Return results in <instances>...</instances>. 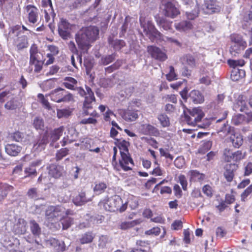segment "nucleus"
Masks as SVG:
<instances>
[{"instance_id": "4c0bfd02", "label": "nucleus", "mask_w": 252, "mask_h": 252, "mask_svg": "<svg viewBox=\"0 0 252 252\" xmlns=\"http://www.w3.org/2000/svg\"><path fill=\"white\" fill-rule=\"evenodd\" d=\"M140 221L138 220H133L129 221H123L121 223L119 228L122 230H127L133 227L136 225L139 224Z\"/></svg>"}, {"instance_id": "f704fd0d", "label": "nucleus", "mask_w": 252, "mask_h": 252, "mask_svg": "<svg viewBox=\"0 0 252 252\" xmlns=\"http://www.w3.org/2000/svg\"><path fill=\"white\" fill-rule=\"evenodd\" d=\"M77 81L71 77H66L64 78L63 86L67 89L71 90H75V86L77 84Z\"/></svg>"}, {"instance_id": "774afa93", "label": "nucleus", "mask_w": 252, "mask_h": 252, "mask_svg": "<svg viewBox=\"0 0 252 252\" xmlns=\"http://www.w3.org/2000/svg\"><path fill=\"white\" fill-rule=\"evenodd\" d=\"M25 173L27 174V176H31L32 175L36 176L37 175L36 169L31 165L25 169Z\"/></svg>"}, {"instance_id": "2eb2a0df", "label": "nucleus", "mask_w": 252, "mask_h": 252, "mask_svg": "<svg viewBox=\"0 0 252 252\" xmlns=\"http://www.w3.org/2000/svg\"><path fill=\"white\" fill-rule=\"evenodd\" d=\"M238 168L235 163H227L224 166L223 176L228 182H231L235 176V173Z\"/></svg>"}, {"instance_id": "052dcab7", "label": "nucleus", "mask_w": 252, "mask_h": 252, "mask_svg": "<svg viewBox=\"0 0 252 252\" xmlns=\"http://www.w3.org/2000/svg\"><path fill=\"white\" fill-rule=\"evenodd\" d=\"M27 195L29 198L31 199H33L35 200L38 199L37 189L35 188L30 189L27 193Z\"/></svg>"}, {"instance_id": "c85d7f7f", "label": "nucleus", "mask_w": 252, "mask_h": 252, "mask_svg": "<svg viewBox=\"0 0 252 252\" xmlns=\"http://www.w3.org/2000/svg\"><path fill=\"white\" fill-rule=\"evenodd\" d=\"M175 28L176 30L180 32H186L192 28V23L189 21L184 20L175 24Z\"/></svg>"}, {"instance_id": "6ab92c4d", "label": "nucleus", "mask_w": 252, "mask_h": 252, "mask_svg": "<svg viewBox=\"0 0 252 252\" xmlns=\"http://www.w3.org/2000/svg\"><path fill=\"white\" fill-rule=\"evenodd\" d=\"M141 126L142 133L144 135H149L156 137H158L160 135L159 130L151 124H142Z\"/></svg>"}, {"instance_id": "4be33fe9", "label": "nucleus", "mask_w": 252, "mask_h": 252, "mask_svg": "<svg viewBox=\"0 0 252 252\" xmlns=\"http://www.w3.org/2000/svg\"><path fill=\"white\" fill-rule=\"evenodd\" d=\"M91 200L87 198L86 192L83 190H81L73 196L72 199L73 202L76 206H82Z\"/></svg>"}, {"instance_id": "f3484780", "label": "nucleus", "mask_w": 252, "mask_h": 252, "mask_svg": "<svg viewBox=\"0 0 252 252\" xmlns=\"http://www.w3.org/2000/svg\"><path fill=\"white\" fill-rule=\"evenodd\" d=\"M163 13L165 16L171 18H175L180 13L179 10L170 1L164 4Z\"/></svg>"}, {"instance_id": "cd10ccee", "label": "nucleus", "mask_w": 252, "mask_h": 252, "mask_svg": "<svg viewBox=\"0 0 252 252\" xmlns=\"http://www.w3.org/2000/svg\"><path fill=\"white\" fill-rule=\"evenodd\" d=\"M14 187L6 183H0V202L3 200L10 191H13Z\"/></svg>"}, {"instance_id": "393cba45", "label": "nucleus", "mask_w": 252, "mask_h": 252, "mask_svg": "<svg viewBox=\"0 0 252 252\" xmlns=\"http://www.w3.org/2000/svg\"><path fill=\"white\" fill-rule=\"evenodd\" d=\"M22 147L15 144H8L5 145V150L7 154L11 156L15 157L19 155Z\"/></svg>"}, {"instance_id": "0eeeda50", "label": "nucleus", "mask_w": 252, "mask_h": 252, "mask_svg": "<svg viewBox=\"0 0 252 252\" xmlns=\"http://www.w3.org/2000/svg\"><path fill=\"white\" fill-rule=\"evenodd\" d=\"M120 156L118 164H116L115 170L117 171H120L121 170L124 171L131 170L134 166V163L130 154H122Z\"/></svg>"}, {"instance_id": "680f3d73", "label": "nucleus", "mask_w": 252, "mask_h": 252, "mask_svg": "<svg viewBox=\"0 0 252 252\" xmlns=\"http://www.w3.org/2000/svg\"><path fill=\"white\" fill-rule=\"evenodd\" d=\"M48 143V136L47 135L44 134L39 139H38L35 144L34 145V147L37 146V148L42 147L43 145L47 144Z\"/></svg>"}, {"instance_id": "603ef678", "label": "nucleus", "mask_w": 252, "mask_h": 252, "mask_svg": "<svg viewBox=\"0 0 252 252\" xmlns=\"http://www.w3.org/2000/svg\"><path fill=\"white\" fill-rule=\"evenodd\" d=\"M15 231L16 233L19 234H24L26 233V222L24 220H22V223L20 221L17 223Z\"/></svg>"}, {"instance_id": "7c9ffc66", "label": "nucleus", "mask_w": 252, "mask_h": 252, "mask_svg": "<svg viewBox=\"0 0 252 252\" xmlns=\"http://www.w3.org/2000/svg\"><path fill=\"white\" fill-rule=\"evenodd\" d=\"M189 97L191 100L196 104L201 103L204 100L203 95L198 90L191 91L189 94Z\"/></svg>"}, {"instance_id": "f03ea898", "label": "nucleus", "mask_w": 252, "mask_h": 252, "mask_svg": "<svg viewBox=\"0 0 252 252\" xmlns=\"http://www.w3.org/2000/svg\"><path fill=\"white\" fill-rule=\"evenodd\" d=\"M86 90L87 91L88 96L85 97V99L83 105V114L84 116L90 115L93 117H99V114L94 110L92 112L90 110L93 109V102L95 101V98L94 92L90 87L86 86Z\"/></svg>"}, {"instance_id": "a211bd4d", "label": "nucleus", "mask_w": 252, "mask_h": 252, "mask_svg": "<svg viewBox=\"0 0 252 252\" xmlns=\"http://www.w3.org/2000/svg\"><path fill=\"white\" fill-rule=\"evenodd\" d=\"M81 30L92 42L95 41L98 38L99 31L96 26H90L82 28Z\"/></svg>"}, {"instance_id": "864d4df0", "label": "nucleus", "mask_w": 252, "mask_h": 252, "mask_svg": "<svg viewBox=\"0 0 252 252\" xmlns=\"http://www.w3.org/2000/svg\"><path fill=\"white\" fill-rule=\"evenodd\" d=\"M122 63L123 62L122 60H117L112 65L105 68V71L108 73H111L114 70L119 69L122 65Z\"/></svg>"}, {"instance_id": "f8f14e48", "label": "nucleus", "mask_w": 252, "mask_h": 252, "mask_svg": "<svg viewBox=\"0 0 252 252\" xmlns=\"http://www.w3.org/2000/svg\"><path fill=\"white\" fill-rule=\"evenodd\" d=\"M58 33L59 35L64 40L67 39L70 36L69 30L70 29V24L64 18H61L58 24Z\"/></svg>"}, {"instance_id": "2f4dec72", "label": "nucleus", "mask_w": 252, "mask_h": 252, "mask_svg": "<svg viewBox=\"0 0 252 252\" xmlns=\"http://www.w3.org/2000/svg\"><path fill=\"white\" fill-rule=\"evenodd\" d=\"M132 17L129 15H126L124 21L120 28L119 36L120 37L125 36L126 33L129 28V24L131 21Z\"/></svg>"}, {"instance_id": "58836bf2", "label": "nucleus", "mask_w": 252, "mask_h": 252, "mask_svg": "<svg viewBox=\"0 0 252 252\" xmlns=\"http://www.w3.org/2000/svg\"><path fill=\"white\" fill-rule=\"evenodd\" d=\"M63 230L67 229L73 224V219L68 216H64L63 215L60 219Z\"/></svg>"}, {"instance_id": "49530a36", "label": "nucleus", "mask_w": 252, "mask_h": 252, "mask_svg": "<svg viewBox=\"0 0 252 252\" xmlns=\"http://www.w3.org/2000/svg\"><path fill=\"white\" fill-rule=\"evenodd\" d=\"M166 78L170 82L177 80L178 75L176 73L174 67L172 65L169 66V72L166 74Z\"/></svg>"}, {"instance_id": "9b49d317", "label": "nucleus", "mask_w": 252, "mask_h": 252, "mask_svg": "<svg viewBox=\"0 0 252 252\" xmlns=\"http://www.w3.org/2000/svg\"><path fill=\"white\" fill-rule=\"evenodd\" d=\"M147 52L152 58L160 62H164L168 58L166 52L156 46H148Z\"/></svg>"}, {"instance_id": "5701e85b", "label": "nucleus", "mask_w": 252, "mask_h": 252, "mask_svg": "<svg viewBox=\"0 0 252 252\" xmlns=\"http://www.w3.org/2000/svg\"><path fill=\"white\" fill-rule=\"evenodd\" d=\"M64 172V170L63 166L51 164L49 167V174L55 178H60Z\"/></svg>"}, {"instance_id": "8fccbe9b", "label": "nucleus", "mask_w": 252, "mask_h": 252, "mask_svg": "<svg viewBox=\"0 0 252 252\" xmlns=\"http://www.w3.org/2000/svg\"><path fill=\"white\" fill-rule=\"evenodd\" d=\"M106 188L107 185L105 183L99 182L95 184L94 188V191L100 194L104 192Z\"/></svg>"}, {"instance_id": "20e7f679", "label": "nucleus", "mask_w": 252, "mask_h": 252, "mask_svg": "<svg viewBox=\"0 0 252 252\" xmlns=\"http://www.w3.org/2000/svg\"><path fill=\"white\" fill-rule=\"evenodd\" d=\"M49 95L51 100L57 103L69 102L74 101L73 94L61 88H58L53 90Z\"/></svg>"}, {"instance_id": "09e8293b", "label": "nucleus", "mask_w": 252, "mask_h": 252, "mask_svg": "<svg viewBox=\"0 0 252 252\" xmlns=\"http://www.w3.org/2000/svg\"><path fill=\"white\" fill-rule=\"evenodd\" d=\"M24 137L23 133L19 131H16L10 134L11 139L17 142H21Z\"/></svg>"}, {"instance_id": "37998d69", "label": "nucleus", "mask_w": 252, "mask_h": 252, "mask_svg": "<svg viewBox=\"0 0 252 252\" xmlns=\"http://www.w3.org/2000/svg\"><path fill=\"white\" fill-rule=\"evenodd\" d=\"M18 102L14 98L8 101L4 105V107L8 110H16L18 107Z\"/></svg>"}, {"instance_id": "c9c22d12", "label": "nucleus", "mask_w": 252, "mask_h": 252, "mask_svg": "<svg viewBox=\"0 0 252 252\" xmlns=\"http://www.w3.org/2000/svg\"><path fill=\"white\" fill-rule=\"evenodd\" d=\"M157 24L164 30L168 31L172 29V22L161 18L157 20Z\"/></svg>"}, {"instance_id": "e433bc0d", "label": "nucleus", "mask_w": 252, "mask_h": 252, "mask_svg": "<svg viewBox=\"0 0 252 252\" xmlns=\"http://www.w3.org/2000/svg\"><path fill=\"white\" fill-rule=\"evenodd\" d=\"M181 61L183 64H187L192 67L195 66V59L194 57L190 54H186L184 55L181 58Z\"/></svg>"}, {"instance_id": "69168bd1", "label": "nucleus", "mask_w": 252, "mask_h": 252, "mask_svg": "<svg viewBox=\"0 0 252 252\" xmlns=\"http://www.w3.org/2000/svg\"><path fill=\"white\" fill-rule=\"evenodd\" d=\"M160 229L158 227H154L152 228L147 230L145 232V234L147 235H155L158 236L160 233Z\"/></svg>"}, {"instance_id": "4468645a", "label": "nucleus", "mask_w": 252, "mask_h": 252, "mask_svg": "<svg viewBox=\"0 0 252 252\" xmlns=\"http://www.w3.org/2000/svg\"><path fill=\"white\" fill-rule=\"evenodd\" d=\"M30 23L34 24L39 19V10L37 7L33 4H28L24 7Z\"/></svg>"}, {"instance_id": "c756f323", "label": "nucleus", "mask_w": 252, "mask_h": 252, "mask_svg": "<svg viewBox=\"0 0 252 252\" xmlns=\"http://www.w3.org/2000/svg\"><path fill=\"white\" fill-rule=\"evenodd\" d=\"M94 237L95 234L92 231H88L81 235L79 242L82 245L90 244L93 242Z\"/></svg>"}, {"instance_id": "473e14b6", "label": "nucleus", "mask_w": 252, "mask_h": 252, "mask_svg": "<svg viewBox=\"0 0 252 252\" xmlns=\"http://www.w3.org/2000/svg\"><path fill=\"white\" fill-rule=\"evenodd\" d=\"M29 223L32 233L35 237L39 236L41 233V229L39 225L34 220H31Z\"/></svg>"}, {"instance_id": "ddd939ff", "label": "nucleus", "mask_w": 252, "mask_h": 252, "mask_svg": "<svg viewBox=\"0 0 252 252\" xmlns=\"http://www.w3.org/2000/svg\"><path fill=\"white\" fill-rule=\"evenodd\" d=\"M202 9L204 13L212 14L220 12V7L218 5L217 0H204Z\"/></svg>"}, {"instance_id": "5fc2aeb1", "label": "nucleus", "mask_w": 252, "mask_h": 252, "mask_svg": "<svg viewBox=\"0 0 252 252\" xmlns=\"http://www.w3.org/2000/svg\"><path fill=\"white\" fill-rule=\"evenodd\" d=\"M246 157V153H243L242 150H237L233 152V160L236 162H239L241 160L245 158Z\"/></svg>"}, {"instance_id": "3c124183", "label": "nucleus", "mask_w": 252, "mask_h": 252, "mask_svg": "<svg viewBox=\"0 0 252 252\" xmlns=\"http://www.w3.org/2000/svg\"><path fill=\"white\" fill-rule=\"evenodd\" d=\"M33 126L36 129H43L44 126L43 119L39 117H35L33 122Z\"/></svg>"}, {"instance_id": "bf43d9fd", "label": "nucleus", "mask_w": 252, "mask_h": 252, "mask_svg": "<svg viewBox=\"0 0 252 252\" xmlns=\"http://www.w3.org/2000/svg\"><path fill=\"white\" fill-rule=\"evenodd\" d=\"M71 113V112L67 109H58L57 111V116L58 118L68 117Z\"/></svg>"}, {"instance_id": "72a5a7b5", "label": "nucleus", "mask_w": 252, "mask_h": 252, "mask_svg": "<svg viewBox=\"0 0 252 252\" xmlns=\"http://www.w3.org/2000/svg\"><path fill=\"white\" fill-rule=\"evenodd\" d=\"M245 71L243 69L234 68L231 71L230 77L232 80L236 81L244 77Z\"/></svg>"}, {"instance_id": "412c9836", "label": "nucleus", "mask_w": 252, "mask_h": 252, "mask_svg": "<svg viewBox=\"0 0 252 252\" xmlns=\"http://www.w3.org/2000/svg\"><path fill=\"white\" fill-rule=\"evenodd\" d=\"M233 129V132L229 137L230 141H231L232 146L235 148H239L243 144L244 139L243 136L240 133L235 132L234 128Z\"/></svg>"}, {"instance_id": "e2e57ef3", "label": "nucleus", "mask_w": 252, "mask_h": 252, "mask_svg": "<svg viewBox=\"0 0 252 252\" xmlns=\"http://www.w3.org/2000/svg\"><path fill=\"white\" fill-rule=\"evenodd\" d=\"M252 193V184L248 186L241 193V197L243 201H245L247 197Z\"/></svg>"}, {"instance_id": "9d476101", "label": "nucleus", "mask_w": 252, "mask_h": 252, "mask_svg": "<svg viewBox=\"0 0 252 252\" xmlns=\"http://www.w3.org/2000/svg\"><path fill=\"white\" fill-rule=\"evenodd\" d=\"M230 39L231 41L235 44L234 46L231 47V54L233 52L238 53L239 51L244 50L247 46L246 41L243 39L242 36L240 34L233 33L230 35Z\"/></svg>"}, {"instance_id": "79ce46f5", "label": "nucleus", "mask_w": 252, "mask_h": 252, "mask_svg": "<svg viewBox=\"0 0 252 252\" xmlns=\"http://www.w3.org/2000/svg\"><path fill=\"white\" fill-rule=\"evenodd\" d=\"M246 121V117L242 114H237L234 115L231 120V123L235 126H238L241 125Z\"/></svg>"}, {"instance_id": "338daca9", "label": "nucleus", "mask_w": 252, "mask_h": 252, "mask_svg": "<svg viewBox=\"0 0 252 252\" xmlns=\"http://www.w3.org/2000/svg\"><path fill=\"white\" fill-rule=\"evenodd\" d=\"M95 117H90L87 119H83L80 121L81 124L86 125V124H94L95 125L97 123V120L95 118Z\"/></svg>"}, {"instance_id": "7ed1b4c3", "label": "nucleus", "mask_w": 252, "mask_h": 252, "mask_svg": "<svg viewBox=\"0 0 252 252\" xmlns=\"http://www.w3.org/2000/svg\"><path fill=\"white\" fill-rule=\"evenodd\" d=\"M141 26L143 29V32L145 35L151 41L154 42L156 40L161 42L164 40L163 34L156 28L152 21H148L145 24L141 23Z\"/></svg>"}, {"instance_id": "de8ad7c7", "label": "nucleus", "mask_w": 252, "mask_h": 252, "mask_svg": "<svg viewBox=\"0 0 252 252\" xmlns=\"http://www.w3.org/2000/svg\"><path fill=\"white\" fill-rule=\"evenodd\" d=\"M44 17L45 21L47 23H48L51 19H52L53 21L56 16V13L54 12V9H44Z\"/></svg>"}, {"instance_id": "f257e3e1", "label": "nucleus", "mask_w": 252, "mask_h": 252, "mask_svg": "<svg viewBox=\"0 0 252 252\" xmlns=\"http://www.w3.org/2000/svg\"><path fill=\"white\" fill-rule=\"evenodd\" d=\"M98 205L103 206L106 211L122 213L127 208V203H123L121 197L114 195L110 197H106L101 200Z\"/></svg>"}, {"instance_id": "0e129e2a", "label": "nucleus", "mask_w": 252, "mask_h": 252, "mask_svg": "<svg viewBox=\"0 0 252 252\" xmlns=\"http://www.w3.org/2000/svg\"><path fill=\"white\" fill-rule=\"evenodd\" d=\"M179 182L182 186L184 190H187L188 189V182L184 175L181 174L178 176Z\"/></svg>"}, {"instance_id": "39448f33", "label": "nucleus", "mask_w": 252, "mask_h": 252, "mask_svg": "<svg viewBox=\"0 0 252 252\" xmlns=\"http://www.w3.org/2000/svg\"><path fill=\"white\" fill-rule=\"evenodd\" d=\"M187 112L188 114L185 111L184 112L185 121L188 125L192 126H195L204 116L203 112L199 108L188 109Z\"/></svg>"}, {"instance_id": "dca6fc26", "label": "nucleus", "mask_w": 252, "mask_h": 252, "mask_svg": "<svg viewBox=\"0 0 252 252\" xmlns=\"http://www.w3.org/2000/svg\"><path fill=\"white\" fill-rule=\"evenodd\" d=\"M118 114L126 122L134 121L138 118V114L136 111L119 109L118 110Z\"/></svg>"}, {"instance_id": "423d86ee", "label": "nucleus", "mask_w": 252, "mask_h": 252, "mask_svg": "<svg viewBox=\"0 0 252 252\" xmlns=\"http://www.w3.org/2000/svg\"><path fill=\"white\" fill-rule=\"evenodd\" d=\"M38 49L35 44L31 45L30 49V65H34V72L36 73L40 72L43 68L44 61L38 59Z\"/></svg>"}, {"instance_id": "aec40b11", "label": "nucleus", "mask_w": 252, "mask_h": 252, "mask_svg": "<svg viewBox=\"0 0 252 252\" xmlns=\"http://www.w3.org/2000/svg\"><path fill=\"white\" fill-rule=\"evenodd\" d=\"M114 143L120 150V155L122 154H130L128 148L130 144L129 141L123 138L116 139Z\"/></svg>"}, {"instance_id": "4d7b16f0", "label": "nucleus", "mask_w": 252, "mask_h": 252, "mask_svg": "<svg viewBox=\"0 0 252 252\" xmlns=\"http://www.w3.org/2000/svg\"><path fill=\"white\" fill-rule=\"evenodd\" d=\"M228 63L230 67L236 68V67L238 66H243L245 64V62L243 60H229L228 61Z\"/></svg>"}, {"instance_id": "a19ab883", "label": "nucleus", "mask_w": 252, "mask_h": 252, "mask_svg": "<svg viewBox=\"0 0 252 252\" xmlns=\"http://www.w3.org/2000/svg\"><path fill=\"white\" fill-rule=\"evenodd\" d=\"M157 119L159 121L161 126L163 127H168L170 125V119L165 113L159 114Z\"/></svg>"}, {"instance_id": "b1692460", "label": "nucleus", "mask_w": 252, "mask_h": 252, "mask_svg": "<svg viewBox=\"0 0 252 252\" xmlns=\"http://www.w3.org/2000/svg\"><path fill=\"white\" fill-rule=\"evenodd\" d=\"M13 44L18 50L28 47L29 45L28 37L25 35L17 37L14 40Z\"/></svg>"}, {"instance_id": "6e6552de", "label": "nucleus", "mask_w": 252, "mask_h": 252, "mask_svg": "<svg viewBox=\"0 0 252 252\" xmlns=\"http://www.w3.org/2000/svg\"><path fill=\"white\" fill-rule=\"evenodd\" d=\"M65 212V208L61 205L49 206L45 211L46 219L48 221H52L63 216Z\"/></svg>"}, {"instance_id": "bb28decb", "label": "nucleus", "mask_w": 252, "mask_h": 252, "mask_svg": "<svg viewBox=\"0 0 252 252\" xmlns=\"http://www.w3.org/2000/svg\"><path fill=\"white\" fill-rule=\"evenodd\" d=\"M190 182H202L205 178V174L200 173L196 170H191L189 172Z\"/></svg>"}, {"instance_id": "1a4fd4ad", "label": "nucleus", "mask_w": 252, "mask_h": 252, "mask_svg": "<svg viewBox=\"0 0 252 252\" xmlns=\"http://www.w3.org/2000/svg\"><path fill=\"white\" fill-rule=\"evenodd\" d=\"M75 39L78 48L83 51L87 52L92 46V42L81 30L75 34Z\"/></svg>"}, {"instance_id": "ea45409f", "label": "nucleus", "mask_w": 252, "mask_h": 252, "mask_svg": "<svg viewBox=\"0 0 252 252\" xmlns=\"http://www.w3.org/2000/svg\"><path fill=\"white\" fill-rule=\"evenodd\" d=\"M64 130V127L61 126L58 128L54 129L51 133V139L53 142L58 140L62 136Z\"/></svg>"}, {"instance_id": "a18cd8bd", "label": "nucleus", "mask_w": 252, "mask_h": 252, "mask_svg": "<svg viewBox=\"0 0 252 252\" xmlns=\"http://www.w3.org/2000/svg\"><path fill=\"white\" fill-rule=\"evenodd\" d=\"M69 154V149L67 148H61L58 150L56 154V160L59 161L63 159Z\"/></svg>"}, {"instance_id": "a878e982", "label": "nucleus", "mask_w": 252, "mask_h": 252, "mask_svg": "<svg viewBox=\"0 0 252 252\" xmlns=\"http://www.w3.org/2000/svg\"><path fill=\"white\" fill-rule=\"evenodd\" d=\"M108 42L109 45L111 46L116 51H119L126 46L125 41L122 39H114L111 36L108 38Z\"/></svg>"}, {"instance_id": "13d9d810", "label": "nucleus", "mask_w": 252, "mask_h": 252, "mask_svg": "<svg viewBox=\"0 0 252 252\" xmlns=\"http://www.w3.org/2000/svg\"><path fill=\"white\" fill-rule=\"evenodd\" d=\"M115 57L116 54L115 53L105 56L101 58V62L103 65L108 64L115 60Z\"/></svg>"}, {"instance_id": "6e6d98bb", "label": "nucleus", "mask_w": 252, "mask_h": 252, "mask_svg": "<svg viewBox=\"0 0 252 252\" xmlns=\"http://www.w3.org/2000/svg\"><path fill=\"white\" fill-rule=\"evenodd\" d=\"M37 97L40 100V103L42 104V105L45 109L48 110L51 109L52 108L50 103L49 102L48 99L45 98L43 94H38L37 95Z\"/></svg>"}, {"instance_id": "c03bdc74", "label": "nucleus", "mask_w": 252, "mask_h": 252, "mask_svg": "<svg viewBox=\"0 0 252 252\" xmlns=\"http://www.w3.org/2000/svg\"><path fill=\"white\" fill-rule=\"evenodd\" d=\"M233 152L229 148H225L223 151L222 158L225 162H230L233 160Z\"/></svg>"}]
</instances>
